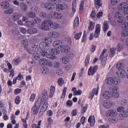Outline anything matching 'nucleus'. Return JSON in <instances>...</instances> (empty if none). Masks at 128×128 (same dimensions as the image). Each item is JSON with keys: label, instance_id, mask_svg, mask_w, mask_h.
<instances>
[{"label": "nucleus", "instance_id": "39448f33", "mask_svg": "<svg viewBox=\"0 0 128 128\" xmlns=\"http://www.w3.org/2000/svg\"><path fill=\"white\" fill-rule=\"evenodd\" d=\"M117 114L116 111L114 109L107 110L106 113V115L107 117L111 116V117L116 116Z\"/></svg>", "mask_w": 128, "mask_h": 128}, {"label": "nucleus", "instance_id": "774afa93", "mask_svg": "<svg viewBox=\"0 0 128 128\" xmlns=\"http://www.w3.org/2000/svg\"><path fill=\"white\" fill-rule=\"evenodd\" d=\"M19 30L21 32L24 34L26 32V29L22 27L20 28Z\"/></svg>", "mask_w": 128, "mask_h": 128}, {"label": "nucleus", "instance_id": "e2e57ef3", "mask_svg": "<svg viewBox=\"0 0 128 128\" xmlns=\"http://www.w3.org/2000/svg\"><path fill=\"white\" fill-rule=\"evenodd\" d=\"M82 93V92L80 90H78V91L75 90L74 91L73 94L74 96L76 95H79L81 94Z\"/></svg>", "mask_w": 128, "mask_h": 128}, {"label": "nucleus", "instance_id": "c85d7f7f", "mask_svg": "<svg viewBox=\"0 0 128 128\" xmlns=\"http://www.w3.org/2000/svg\"><path fill=\"white\" fill-rule=\"evenodd\" d=\"M53 17L55 19H60L62 17V16L60 13L54 12L53 14Z\"/></svg>", "mask_w": 128, "mask_h": 128}, {"label": "nucleus", "instance_id": "72a5a7b5", "mask_svg": "<svg viewBox=\"0 0 128 128\" xmlns=\"http://www.w3.org/2000/svg\"><path fill=\"white\" fill-rule=\"evenodd\" d=\"M38 110V107L34 106L32 109V111L33 114H37Z\"/></svg>", "mask_w": 128, "mask_h": 128}, {"label": "nucleus", "instance_id": "e433bc0d", "mask_svg": "<svg viewBox=\"0 0 128 128\" xmlns=\"http://www.w3.org/2000/svg\"><path fill=\"white\" fill-rule=\"evenodd\" d=\"M52 53H50V54H47L46 56L48 58H49L52 60L55 59L56 58V57L54 55H53Z\"/></svg>", "mask_w": 128, "mask_h": 128}, {"label": "nucleus", "instance_id": "58836bf2", "mask_svg": "<svg viewBox=\"0 0 128 128\" xmlns=\"http://www.w3.org/2000/svg\"><path fill=\"white\" fill-rule=\"evenodd\" d=\"M46 60L44 58H41L39 60V62L40 64L42 65H44L46 64Z\"/></svg>", "mask_w": 128, "mask_h": 128}, {"label": "nucleus", "instance_id": "b1692460", "mask_svg": "<svg viewBox=\"0 0 128 128\" xmlns=\"http://www.w3.org/2000/svg\"><path fill=\"white\" fill-rule=\"evenodd\" d=\"M113 84L115 85H117L119 84L120 82V79L118 77L113 78Z\"/></svg>", "mask_w": 128, "mask_h": 128}, {"label": "nucleus", "instance_id": "dca6fc26", "mask_svg": "<svg viewBox=\"0 0 128 128\" xmlns=\"http://www.w3.org/2000/svg\"><path fill=\"white\" fill-rule=\"evenodd\" d=\"M30 49L32 51L36 52H38L39 50V47L36 44H33Z\"/></svg>", "mask_w": 128, "mask_h": 128}, {"label": "nucleus", "instance_id": "f03ea898", "mask_svg": "<svg viewBox=\"0 0 128 128\" xmlns=\"http://www.w3.org/2000/svg\"><path fill=\"white\" fill-rule=\"evenodd\" d=\"M114 16L116 18H118L117 20L118 24L120 25L123 26V24H124L125 22L124 20V18L122 16H121V14L120 13L118 12H116Z\"/></svg>", "mask_w": 128, "mask_h": 128}, {"label": "nucleus", "instance_id": "09e8293b", "mask_svg": "<svg viewBox=\"0 0 128 128\" xmlns=\"http://www.w3.org/2000/svg\"><path fill=\"white\" fill-rule=\"evenodd\" d=\"M13 12V10L12 8H11L8 10H6L4 13L7 14H10Z\"/></svg>", "mask_w": 128, "mask_h": 128}, {"label": "nucleus", "instance_id": "052dcab7", "mask_svg": "<svg viewBox=\"0 0 128 128\" xmlns=\"http://www.w3.org/2000/svg\"><path fill=\"white\" fill-rule=\"evenodd\" d=\"M82 34L81 32H79V33H77L75 34L74 36V38L78 40L80 38L81 35Z\"/></svg>", "mask_w": 128, "mask_h": 128}, {"label": "nucleus", "instance_id": "c756f323", "mask_svg": "<svg viewBox=\"0 0 128 128\" xmlns=\"http://www.w3.org/2000/svg\"><path fill=\"white\" fill-rule=\"evenodd\" d=\"M124 48V45L120 43L118 44L116 46L117 50L118 52L121 51Z\"/></svg>", "mask_w": 128, "mask_h": 128}, {"label": "nucleus", "instance_id": "0eeeda50", "mask_svg": "<svg viewBox=\"0 0 128 128\" xmlns=\"http://www.w3.org/2000/svg\"><path fill=\"white\" fill-rule=\"evenodd\" d=\"M97 67L98 66H94L93 68L92 66H91L88 70V75L92 76L96 72L98 68Z\"/></svg>", "mask_w": 128, "mask_h": 128}, {"label": "nucleus", "instance_id": "f8f14e48", "mask_svg": "<svg viewBox=\"0 0 128 128\" xmlns=\"http://www.w3.org/2000/svg\"><path fill=\"white\" fill-rule=\"evenodd\" d=\"M61 51L62 53H66L69 50V47L66 45H62L60 48Z\"/></svg>", "mask_w": 128, "mask_h": 128}, {"label": "nucleus", "instance_id": "ea45409f", "mask_svg": "<svg viewBox=\"0 0 128 128\" xmlns=\"http://www.w3.org/2000/svg\"><path fill=\"white\" fill-rule=\"evenodd\" d=\"M43 41L46 44H50L52 41L51 38H50L45 37L43 39Z\"/></svg>", "mask_w": 128, "mask_h": 128}, {"label": "nucleus", "instance_id": "864d4df0", "mask_svg": "<svg viewBox=\"0 0 128 128\" xmlns=\"http://www.w3.org/2000/svg\"><path fill=\"white\" fill-rule=\"evenodd\" d=\"M111 97H112L114 98H116L118 96V94L116 92H112V93L111 92Z\"/></svg>", "mask_w": 128, "mask_h": 128}, {"label": "nucleus", "instance_id": "6ab92c4d", "mask_svg": "<svg viewBox=\"0 0 128 128\" xmlns=\"http://www.w3.org/2000/svg\"><path fill=\"white\" fill-rule=\"evenodd\" d=\"M37 31L36 29L34 28H30L27 30V32L30 34H36L37 32Z\"/></svg>", "mask_w": 128, "mask_h": 128}, {"label": "nucleus", "instance_id": "a18cd8bd", "mask_svg": "<svg viewBox=\"0 0 128 128\" xmlns=\"http://www.w3.org/2000/svg\"><path fill=\"white\" fill-rule=\"evenodd\" d=\"M120 114L123 118L126 117L128 116V112L126 110L122 111Z\"/></svg>", "mask_w": 128, "mask_h": 128}, {"label": "nucleus", "instance_id": "9d476101", "mask_svg": "<svg viewBox=\"0 0 128 128\" xmlns=\"http://www.w3.org/2000/svg\"><path fill=\"white\" fill-rule=\"evenodd\" d=\"M44 7L47 10H52L54 9L55 7L53 4H52L49 2L46 3Z\"/></svg>", "mask_w": 128, "mask_h": 128}, {"label": "nucleus", "instance_id": "4be33fe9", "mask_svg": "<svg viewBox=\"0 0 128 128\" xmlns=\"http://www.w3.org/2000/svg\"><path fill=\"white\" fill-rule=\"evenodd\" d=\"M32 21L33 22L34 24L35 23L38 24L41 22V20L40 18L36 17V16L32 19Z\"/></svg>", "mask_w": 128, "mask_h": 128}, {"label": "nucleus", "instance_id": "5fc2aeb1", "mask_svg": "<svg viewBox=\"0 0 128 128\" xmlns=\"http://www.w3.org/2000/svg\"><path fill=\"white\" fill-rule=\"evenodd\" d=\"M12 33L14 35H17L19 33L18 30L16 28H14L12 30Z\"/></svg>", "mask_w": 128, "mask_h": 128}, {"label": "nucleus", "instance_id": "680f3d73", "mask_svg": "<svg viewBox=\"0 0 128 128\" xmlns=\"http://www.w3.org/2000/svg\"><path fill=\"white\" fill-rule=\"evenodd\" d=\"M22 45L25 48H26L28 45V42L26 40H23L22 42Z\"/></svg>", "mask_w": 128, "mask_h": 128}, {"label": "nucleus", "instance_id": "8fccbe9b", "mask_svg": "<svg viewBox=\"0 0 128 128\" xmlns=\"http://www.w3.org/2000/svg\"><path fill=\"white\" fill-rule=\"evenodd\" d=\"M42 70V73L46 75L48 73L49 70L47 68L45 67L43 68Z\"/></svg>", "mask_w": 128, "mask_h": 128}, {"label": "nucleus", "instance_id": "de8ad7c7", "mask_svg": "<svg viewBox=\"0 0 128 128\" xmlns=\"http://www.w3.org/2000/svg\"><path fill=\"white\" fill-rule=\"evenodd\" d=\"M62 60V62L64 64H67L69 61V59L66 57H63Z\"/></svg>", "mask_w": 128, "mask_h": 128}, {"label": "nucleus", "instance_id": "a19ab883", "mask_svg": "<svg viewBox=\"0 0 128 128\" xmlns=\"http://www.w3.org/2000/svg\"><path fill=\"white\" fill-rule=\"evenodd\" d=\"M90 58V56L88 54L86 57V59L85 61V66H87L89 64Z\"/></svg>", "mask_w": 128, "mask_h": 128}, {"label": "nucleus", "instance_id": "2eb2a0df", "mask_svg": "<svg viewBox=\"0 0 128 128\" xmlns=\"http://www.w3.org/2000/svg\"><path fill=\"white\" fill-rule=\"evenodd\" d=\"M103 105L106 108L108 109L110 108L112 105V102H107L106 100L104 101L103 103Z\"/></svg>", "mask_w": 128, "mask_h": 128}, {"label": "nucleus", "instance_id": "4c0bfd02", "mask_svg": "<svg viewBox=\"0 0 128 128\" xmlns=\"http://www.w3.org/2000/svg\"><path fill=\"white\" fill-rule=\"evenodd\" d=\"M79 19L78 17H76L74 20V28H75L76 27H77L79 24Z\"/></svg>", "mask_w": 128, "mask_h": 128}, {"label": "nucleus", "instance_id": "5701e85b", "mask_svg": "<svg viewBox=\"0 0 128 128\" xmlns=\"http://www.w3.org/2000/svg\"><path fill=\"white\" fill-rule=\"evenodd\" d=\"M113 78L110 77L108 78L106 80V83L108 85H110L113 84Z\"/></svg>", "mask_w": 128, "mask_h": 128}, {"label": "nucleus", "instance_id": "603ef678", "mask_svg": "<svg viewBox=\"0 0 128 128\" xmlns=\"http://www.w3.org/2000/svg\"><path fill=\"white\" fill-rule=\"evenodd\" d=\"M84 4V1L83 0L81 1L79 9L80 10L81 12L83 10Z\"/></svg>", "mask_w": 128, "mask_h": 128}, {"label": "nucleus", "instance_id": "c9c22d12", "mask_svg": "<svg viewBox=\"0 0 128 128\" xmlns=\"http://www.w3.org/2000/svg\"><path fill=\"white\" fill-rule=\"evenodd\" d=\"M12 18L14 20H16L19 18V16L17 13H14L12 16Z\"/></svg>", "mask_w": 128, "mask_h": 128}, {"label": "nucleus", "instance_id": "cd10ccee", "mask_svg": "<svg viewBox=\"0 0 128 128\" xmlns=\"http://www.w3.org/2000/svg\"><path fill=\"white\" fill-rule=\"evenodd\" d=\"M108 21H105L103 23V30L104 32H106L108 28Z\"/></svg>", "mask_w": 128, "mask_h": 128}, {"label": "nucleus", "instance_id": "ddd939ff", "mask_svg": "<svg viewBox=\"0 0 128 128\" xmlns=\"http://www.w3.org/2000/svg\"><path fill=\"white\" fill-rule=\"evenodd\" d=\"M48 35L52 38H56L59 36L60 34L57 32H52L48 34Z\"/></svg>", "mask_w": 128, "mask_h": 128}, {"label": "nucleus", "instance_id": "4d7b16f0", "mask_svg": "<svg viewBox=\"0 0 128 128\" xmlns=\"http://www.w3.org/2000/svg\"><path fill=\"white\" fill-rule=\"evenodd\" d=\"M67 88L66 87H64V88L61 97L62 98H65Z\"/></svg>", "mask_w": 128, "mask_h": 128}, {"label": "nucleus", "instance_id": "2f4dec72", "mask_svg": "<svg viewBox=\"0 0 128 128\" xmlns=\"http://www.w3.org/2000/svg\"><path fill=\"white\" fill-rule=\"evenodd\" d=\"M116 52V50L114 48H111L109 52V56L110 57L112 58L113 56L114 55L115 52Z\"/></svg>", "mask_w": 128, "mask_h": 128}, {"label": "nucleus", "instance_id": "49530a36", "mask_svg": "<svg viewBox=\"0 0 128 128\" xmlns=\"http://www.w3.org/2000/svg\"><path fill=\"white\" fill-rule=\"evenodd\" d=\"M31 10L32 12H34L35 11L37 12L39 11L40 8L38 6H35L32 7L31 8Z\"/></svg>", "mask_w": 128, "mask_h": 128}, {"label": "nucleus", "instance_id": "1a4fd4ad", "mask_svg": "<svg viewBox=\"0 0 128 128\" xmlns=\"http://www.w3.org/2000/svg\"><path fill=\"white\" fill-rule=\"evenodd\" d=\"M56 9L57 10L59 11L60 10H62L68 8V6L65 3L60 4L57 5Z\"/></svg>", "mask_w": 128, "mask_h": 128}, {"label": "nucleus", "instance_id": "f3484780", "mask_svg": "<svg viewBox=\"0 0 128 128\" xmlns=\"http://www.w3.org/2000/svg\"><path fill=\"white\" fill-rule=\"evenodd\" d=\"M103 97L106 99H108L111 97V92L108 91L104 92L102 94Z\"/></svg>", "mask_w": 128, "mask_h": 128}, {"label": "nucleus", "instance_id": "a211bd4d", "mask_svg": "<svg viewBox=\"0 0 128 128\" xmlns=\"http://www.w3.org/2000/svg\"><path fill=\"white\" fill-rule=\"evenodd\" d=\"M88 122L90 123V125L92 126H93L95 122V120L94 116H90L88 120Z\"/></svg>", "mask_w": 128, "mask_h": 128}, {"label": "nucleus", "instance_id": "338daca9", "mask_svg": "<svg viewBox=\"0 0 128 128\" xmlns=\"http://www.w3.org/2000/svg\"><path fill=\"white\" fill-rule=\"evenodd\" d=\"M118 0H111V3L112 5H116L118 2Z\"/></svg>", "mask_w": 128, "mask_h": 128}, {"label": "nucleus", "instance_id": "0e129e2a", "mask_svg": "<svg viewBox=\"0 0 128 128\" xmlns=\"http://www.w3.org/2000/svg\"><path fill=\"white\" fill-rule=\"evenodd\" d=\"M21 61L20 58H18L13 60V62L14 64L15 65H17Z\"/></svg>", "mask_w": 128, "mask_h": 128}, {"label": "nucleus", "instance_id": "473e14b6", "mask_svg": "<svg viewBox=\"0 0 128 128\" xmlns=\"http://www.w3.org/2000/svg\"><path fill=\"white\" fill-rule=\"evenodd\" d=\"M20 8L24 11H25L27 10V6L24 3H22L20 4Z\"/></svg>", "mask_w": 128, "mask_h": 128}, {"label": "nucleus", "instance_id": "20e7f679", "mask_svg": "<svg viewBox=\"0 0 128 128\" xmlns=\"http://www.w3.org/2000/svg\"><path fill=\"white\" fill-rule=\"evenodd\" d=\"M48 25H49L48 21L46 20L44 22H42L41 27V29L45 30H50V28Z\"/></svg>", "mask_w": 128, "mask_h": 128}, {"label": "nucleus", "instance_id": "9b49d317", "mask_svg": "<svg viewBox=\"0 0 128 128\" xmlns=\"http://www.w3.org/2000/svg\"><path fill=\"white\" fill-rule=\"evenodd\" d=\"M100 25L99 24H97L96 26V30L94 34V37L97 38L98 37V35L100 34Z\"/></svg>", "mask_w": 128, "mask_h": 128}, {"label": "nucleus", "instance_id": "f257e3e1", "mask_svg": "<svg viewBox=\"0 0 128 128\" xmlns=\"http://www.w3.org/2000/svg\"><path fill=\"white\" fill-rule=\"evenodd\" d=\"M116 68L118 69L116 74L119 77L123 78L126 75V72L124 70V64L121 63L117 64Z\"/></svg>", "mask_w": 128, "mask_h": 128}, {"label": "nucleus", "instance_id": "6e6d98bb", "mask_svg": "<svg viewBox=\"0 0 128 128\" xmlns=\"http://www.w3.org/2000/svg\"><path fill=\"white\" fill-rule=\"evenodd\" d=\"M94 24L92 22H90V26L88 27V29L90 30H92L94 28Z\"/></svg>", "mask_w": 128, "mask_h": 128}, {"label": "nucleus", "instance_id": "79ce46f5", "mask_svg": "<svg viewBox=\"0 0 128 128\" xmlns=\"http://www.w3.org/2000/svg\"><path fill=\"white\" fill-rule=\"evenodd\" d=\"M95 6L97 8V6H102V4L100 2V0H95Z\"/></svg>", "mask_w": 128, "mask_h": 128}, {"label": "nucleus", "instance_id": "a878e982", "mask_svg": "<svg viewBox=\"0 0 128 128\" xmlns=\"http://www.w3.org/2000/svg\"><path fill=\"white\" fill-rule=\"evenodd\" d=\"M60 51L58 50L55 48H52L50 50V53H52L54 54H57Z\"/></svg>", "mask_w": 128, "mask_h": 128}, {"label": "nucleus", "instance_id": "6e6552de", "mask_svg": "<svg viewBox=\"0 0 128 128\" xmlns=\"http://www.w3.org/2000/svg\"><path fill=\"white\" fill-rule=\"evenodd\" d=\"M63 45L62 42L60 40H56L54 41L53 44V46L56 48H60L61 46Z\"/></svg>", "mask_w": 128, "mask_h": 128}, {"label": "nucleus", "instance_id": "aec40b11", "mask_svg": "<svg viewBox=\"0 0 128 128\" xmlns=\"http://www.w3.org/2000/svg\"><path fill=\"white\" fill-rule=\"evenodd\" d=\"M26 16L29 18H33L35 16L36 14L34 12H30L26 14Z\"/></svg>", "mask_w": 128, "mask_h": 128}, {"label": "nucleus", "instance_id": "7c9ffc66", "mask_svg": "<svg viewBox=\"0 0 128 128\" xmlns=\"http://www.w3.org/2000/svg\"><path fill=\"white\" fill-rule=\"evenodd\" d=\"M40 16L42 18H43L44 19L48 18H49L46 14L44 12H40L39 14Z\"/></svg>", "mask_w": 128, "mask_h": 128}, {"label": "nucleus", "instance_id": "3c124183", "mask_svg": "<svg viewBox=\"0 0 128 128\" xmlns=\"http://www.w3.org/2000/svg\"><path fill=\"white\" fill-rule=\"evenodd\" d=\"M107 50L104 49L103 50L102 52L101 53L99 59L100 60H102V59L103 57V55L106 52Z\"/></svg>", "mask_w": 128, "mask_h": 128}, {"label": "nucleus", "instance_id": "7ed1b4c3", "mask_svg": "<svg viewBox=\"0 0 128 128\" xmlns=\"http://www.w3.org/2000/svg\"><path fill=\"white\" fill-rule=\"evenodd\" d=\"M124 28H123L121 32V35L124 37H126L128 35V23H124L123 24Z\"/></svg>", "mask_w": 128, "mask_h": 128}, {"label": "nucleus", "instance_id": "f704fd0d", "mask_svg": "<svg viewBox=\"0 0 128 128\" xmlns=\"http://www.w3.org/2000/svg\"><path fill=\"white\" fill-rule=\"evenodd\" d=\"M47 50H42V49L40 51V53L41 56L42 57H45L46 56L47 54V52L46 51Z\"/></svg>", "mask_w": 128, "mask_h": 128}, {"label": "nucleus", "instance_id": "bb28decb", "mask_svg": "<svg viewBox=\"0 0 128 128\" xmlns=\"http://www.w3.org/2000/svg\"><path fill=\"white\" fill-rule=\"evenodd\" d=\"M42 97L44 100L46 101L47 98L48 94L46 90H44L42 92Z\"/></svg>", "mask_w": 128, "mask_h": 128}, {"label": "nucleus", "instance_id": "13d9d810", "mask_svg": "<svg viewBox=\"0 0 128 128\" xmlns=\"http://www.w3.org/2000/svg\"><path fill=\"white\" fill-rule=\"evenodd\" d=\"M50 2L52 3L57 5L60 2V0H49Z\"/></svg>", "mask_w": 128, "mask_h": 128}, {"label": "nucleus", "instance_id": "4468645a", "mask_svg": "<svg viewBox=\"0 0 128 128\" xmlns=\"http://www.w3.org/2000/svg\"><path fill=\"white\" fill-rule=\"evenodd\" d=\"M48 21L49 26L51 28L56 29L58 27L59 25L58 23L54 22L52 20Z\"/></svg>", "mask_w": 128, "mask_h": 128}, {"label": "nucleus", "instance_id": "37998d69", "mask_svg": "<svg viewBox=\"0 0 128 128\" xmlns=\"http://www.w3.org/2000/svg\"><path fill=\"white\" fill-rule=\"evenodd\" d=\"M32 56L36 60H38L40 57V55L36 52L34 53Z\"/></svg>", "mask_w": 128, "mask_h": 128}, {"label": "nucleus", "instance_id": "bf43d9fd", "mask_svg": "<svg viewBox=\"0 0 128 128\" xmlns=\"http://www.w3.org/2000/svg\"><path fill=\"white\" fill-rule=\"evenodd\" d=\"M59 86H61L63 84L64 81L62 78H60L57 81Z\"/></svg>", "mask_w": 128, "mask_h": 128}, {"label": "nucleus", "instance_id": "393cba45", "mask_svg": "<svg viewBox=\"0 0 128 128\" xmlns=\"http://www.w3.org/2000/svg\"><path fill=\"white\" fill-rule=\"evenodd\" d=\"M1 6L3 9H6L9 6V4L7 2H4L1 3Z\"/></svg>", "mask_w": 128, "mask_h": 128}, {"label": "nucleus", "instance_id": "69168bd1", "mask_svg": "<svg viewBox=\"0 0 128 128\" xmlns=\"http://www.w3.org/2000/svg\"><path fill=\"white\" fill-rule=\"evenodd\" d=\"M29 64L32 67L35 66L36 64V62L34 60H32V61L29 62Z\"/></svg>", "mask_w": 128, "mask_h": 128}, {"label": "nucleus", "instance_id": "423d86ee", "mask_svg": "<svg viewBox=\"0 0 128 128\" xmlns=\"http://www.w3.org/2000/svg\"><path fill=\"white\" fill-rule=\"evenodd\" d=\"M39 47L42 50H48L50 48V45L46 44L44 42H41L39 44Z\"/></svg>", "mask_w": 128, "mask_h": 128}, {"label": "nucleus", "instance_id": "412c9836", "mask_svg": "<svg viewBox=\"0 0 128 128\" xmlns=\"http://www.w3.org/2000/svg\"><path fill=\"white\" fill-rule=\"evenodd\" d=\"M25 26L28 27H33L34 26V24L32 21H26L24 23Z\"/></svg>", "mask_w": 128, "mask_h": 128}, {"label": "nucleus", "instance_id": "c03bdc74", "mask_svg": "<svg viewBox=\"0 0 128 128\" xmlns=\"http://www.w3.org/2000/svg\"><path fill=\"white\" fill-rule=\"evenodd\" d=\"M109 121L111 123H115L116 122L117 120V118L115 116L111 117V118L109 119Z\"/></svg>", "mask_w": 128, "mask_h": 128}]
</instances>
